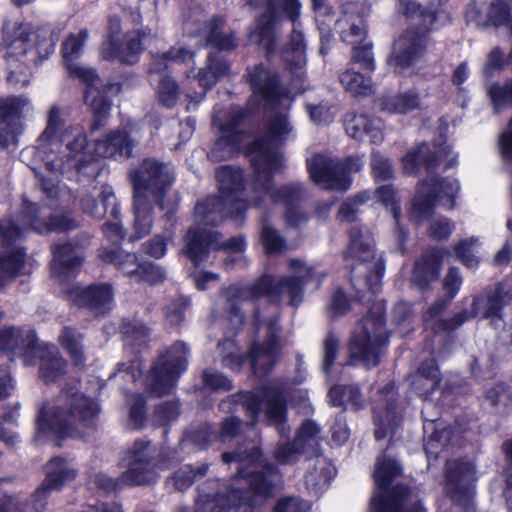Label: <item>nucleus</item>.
I'll use <instances>...</instances> for the list:
<instances>
[{"label":"nucleus","instance_id":"1a4fd4ad","mask_svg":"<svg viewBox=\"0 0 512 512\" xmlns=\"http://www.w3.org/2000/svg\"><path fill=\"white\" fill-rule=\"evenodd\" d=\"M360 157L349 156L344 159L315 154L307 159V169L314 183L325 190L345 192L351 186V174L363 167Z\"/></svg>","mask_w":512,"mask_h":512},{"label":"nucleus","instance_id":"9b49d317","mask_svg":"<svg viewBox=\"0 0 512 512\" xmlns=\"http://www.w3.org/2000/svg\"><path fill=\"white\" fill-rule=\"evenodd\" d=\"M459 190L460 186L456 179L428 177L419 185L409 212L410 218L416 223H421L431 215L436 201L448 210L453 209Z\"/></svg>","mask_w":512,"mask_h":512},{"label":"nucleus","instance_id":"72a5a7b5","mask_svg":"<svg viewBox=\"0 0 512 512\" xmlns=\"http://www.w3.org/2000/svg\"><path fill=\"white\" fill-rule=\"evenodd\" d=\"M40 360L39 374L45 383H53L66 373L67 362L55 347H47L39 344V351L34 354L33 365L36 359Z\"/></svg>","mask_w":512,"mask_h":512},{"label":"nucleus","instance_id":"a19ab883","mask_svg":"<svg viewBox=\"0 0 512 512\" xmlns=\"http://www.w3.org/2000/svg\"><path fill=\"white\" fill-rule=\"evenodd\" d=\"M83 256L74 242L57 244L53 250L52 269L55 273L65 274L74 271L82 264Z\"/></svg>","mask_w":512,"mask_h":512},{"label":"nucleus","instance_id":"bf43d9fd","mask_svg":"<svg viewBox=\"0 0 512 512\" xmlns=\"http://www.w3.org/2000/svg\"><path fill=\"white\" fill-rule=\"evenodd\" d=\"M194 52L182 47H171L168 51L160 54L155 60V69L160 71L162 68H167L172 63H186L193 60Z\"/></svg>","mask_w":512,"mask_h":512},{"label":"nucleus","instance_id":"338daca9","mask_svg":"<svg viewBox=\"0 0 512 512\" xmlns=\"http://www.w3.org/2000/svg\"><path fill=\"white\" fill-rule=\"evenodd\" d=\"M159 102L168 108H172L179 97V86L177 82L170 76H164L160 81L157 89Z\"/></svg>","mask_w":512,"mask_h":512},{"label":"nucleus","instance_id":"052dcab7","mask_svg":"<svg viewBox=\"0 0 512 512\" xmlns=\"http://www.w3.org/2000/svg\"><path fill=\"white\" fill-rule=\"evenodd\" d=\"M485 399L497 410H505L512 404V389L505 383H497L486 391Z\"/></svg>","mask_w":512,"mask_h":512},{"label":"nucleus","instance_id":"f3484780","mask_svg":"<svg viewBox=\"0 0 512 512\" xmlns=\"http://www.w3.org/2000/svg\"><path fill=\"white\" fill-rule=\"evenodd\" d=\"M283 12L294 24L300 13L298 0H267V11L256 21L250 29L249 37L260 45L267 55L276 49V14Z\"/></svg>","mask_w":512,"mask_h":512},{"label":"nucleus","instance_id":"f257e3e1","mask_svg":"<svg viewBox=\"0 0 512 512\" xmlns=\"http://www.w3.org/2000/svg\"><path fill=\"white\" fill-rule=\"evenodd\" d=\"M292 132V126L284 113H275L268 121L267 133L249 147L253 166L252 194L247 200L244 195V175L240 168L222 166L216 171L218 196L208 197L197 203L194 221L200 224L218 225L231 217L242 221L249 203L255 208L266 207L268 203H283L286 206L285 220L291 227H299L308 220V215L297 204L303 198V187L299 183L273 188V177L285 165L280 148Z\"/></svg>","mask_w":512,"mask_h":512},{"label":"nucleus","instance_id":"f8f14e48","mask_svg":"<svg viewBox=\"0 0 512 512\" xmlns=\"http://www.w3.org/2000/svg\"><path fill=\"white\" fill-rule=\"evenodd\" d=\"M187 352L185 343L178 341L165 353L159 355L145 382L149 393L161 397L171 392L180 374L186 370Z\"/></svg>","mask_w":512,"mask_h":512},{"label":"nucleus","instance_id":"c9c22d12","mask_svg":"<svg viewBox=\"0 0 512 512\" xmlns=\"http://www.w3.org/2000/svg\"><path fill=\"white\" fill-rule=\"evenodd\" d=\"M87 84L85 91V103L93 111L95 120L91 126L92 130H98L103 126V121L109 113L110 102L102 89V82L95 73L94 79H82Z\"/></svg>","mask_w":512,"mask_h":512},{"label":"nucleus","instance_id":"6e6552de","mask_svg":"<svg viewBox=\"0 0 512 512\" xmlns=\"http://www.w3.org/2000/svg\"><path fill=\"white\" fill-rule=\"evenodd\" d=\"M388 343L384 311L377 303L369 311L352 334L349 353L351 362H360L366 367H375Z\"/></svg>","mask_w":512,"mask_h":512},{"label":"nucleus","instance_id":"2eb2a0df","mask_svg":"<svg viewBox=\"0 0 512 512\" xmlns=\"http://www.w3.org/2000/svg\"><path fill=\"white\" fill-rule=\"evenodd\" d=\"M61 141L66 142L67 154L59 157L53 155L54 151H48L46 155H41V159H39L44 163V166L50 172L64 174L73 169L81 173L87 165L92 168L91 176L96 177L98 166L85 151L87 146L86 135L79 128L71 127L62 134Z\"/></svg>","mask_w":512,"mask_h":512},{"label":"nucleus","instance_id":"5fc2aeb1","mask_svg":"<svg viewBox=\"0 0 512 512\" xmlns=\"http://www.w3.org/2000/svg\"><path fill=\"white\" fill-rule=\"evenodd\" d=\"M320 428L311 420L305 421L296 434V444L301 445L304 451L311 455L320 454Z\"/></svg>","mask_w":512,"mask_h":512},{"label":"nucleus","instance_id":"603ef678","mask_svg":"<svg viewBox=\"0 0 512 512\" xmlns=\"http://www.w3.org/2000/svg\"><path fill=\"white\" fill-rule=\"evenodd\" d=\"M101 258L104 262L115 265L124 275L131 278L137 276L139 263L137 262L136 254L128 253L121 249H112L103 251Z\"/></svg>","mask_w":512,"mask_h":512},{"label":"nucleus","instance_id":"6e6d98bb","mask_svg":"<svg viewBox=\"0 0 512 512\" xmlns=\"http://www.w3.org/2000/svg\"><path fill=\"white\" fill-rule=\"evenodd\" d=\"M330 402L333 406H347L355 410L362 407V397L357 386H334L329 391Z\"/></svg>","mask_w":512,"mask_h":512},{"label":"nucleus","instance_id":"393cba45","mask_svg":"<svg viewBox=\"0 0 512 512\" xmlns=\"http://www.w3.org/2000/svg\"><path fill=\"white\" fill-rule=\"evenodd\" d=\"M29 105L25 96L0 98V147L14 141L22 129V112Z\"/></svg>","mask_w":512,"mask_h":512},{"label":"nucleus","instance_id":"aec40b11","mask_svg":"<svg viewBox=\"0 0 512 512\" xmlns=\"http://www.w3.org/2000/svg\"><path fill=\"white\" fill-rule=\"evenodd\" d=\"M76 470L63 458L55 457L46 465V476L31 494L30 504L36 512H43L52 492L60 490L67 482L76 478Z\"/></svg>","mask_w":512,"mask_h":512},{"label":"nucleus","instance_id":"f03ea898","mask_svg":"<svg viewBox=\"0 0 512 512\" xmlns=\"http://www.w3.org/2000/svg\"><path fill=\"white\" fill-rule=\"evenodd\" d=\"M288 267L292 273L290 276L276 279L271 275H263L248 286L232 285L221 291L226 301L225 311L235 328L245 322L243 304L253 305L257 330L261 326L267 328V341L263 344H254L250 350L251 366L254 374L258 377H263L272 370L277 362L280 346L277 337V318H263L260 310L255 306L256 301L267 297L271 303L278 305L282 296L286 295L289 298V305L297 307L302 302L304 286L309 282H314L318 287L325 276L299 259H290Z\"/></svg>","mask_w":512,"mask_h":512},{"label":"nucleus","instance_id":"2f4dec72","mask_svg":"<svg viewBox=\"0 0 512 512\" xmlns=\"http://www.w3.org/2000/svg\"><path fill=\"white\" fill-rule=\"evenodd\" d=\"M347 134L359 141H369L372 144L383 140L382 125L377 119H370L364 114H348L344 121Z\"/></svg>","mask_w":512,"mask_h":512},{"label":"nucleus","instance_id":"69168bd1","mask_svg":"<svg viewBox=\"0 0 512 512\" xmlns=\"http://www.w3.org/2000/svg\"><path fill=\"white\" fill-rule=\"evenodd\" d=\"M244 117L245 113L243 109L238 106H234L230 108L226 122H223L221 114L216 112L213 116L212 124L213 126L218 127L219 131H222L224 135L227 133L235 137V129Z\"/></svg>","mask_w":512,"mask_h":512},{"label":"nucleus","instance_id":"9d476101","mask_svg":"<svg viewBox=\"0 0 512 512\" xmlns=\"http://www.w3.org/2000/svg\"><path fill=\"white\" fill-rule=\"evenodd\" d=\"M131 177L134 196L153 200L160 209L167 207L165 197L174 182V172L168 163L146 158Z\"/></svg>","mask_w":512,"mask_h":512},{"label":"nucleus","instance_id":"13d9d810","mask_svg":"<svg viewBox=\"0 0 512 512\" xmlns=\"http://www.w3.org/2000/svg\"><path fill=\"white\" fill-rule=\"evenodd\" d=\"M488 95L494 107L495 113L512 106V79L503 85L492 84L488 89Z\"/></svg>","mask_w":512,"mask_h":512},{"label":"nucleus","instance_id":"c85d7f7f","mask_svg":"<svg viewBox=\"0 0 512 512\" xmlns=\"http://www.w3.org/2000/svg\"><path fill=\"white\" fill-rule=\"evenodd\" d=\"M448 253L446 249L438 247L425 251L414 264L412 284L421 290L428 288L430 283L438 279L443 259Z\"/></svg>","mask_w":512,"mask_h":512},{"label":"nucleus","instance_id":"79ce46f5","mask_svg":"<svg viewBox=\"0 0 512 512\" xmlns=\"http://www.w3.org/2000/svg\"><path fill=\"white\" fill-rule=\"evenodd\" d=\"M349 246L345 252L346 258L368 262L374 259V241L368 230L352 227L349 231Z\"/></svg>","mask_w":512,"mask_h":512},{"label":"nucleus","instance_id":"58836bf2","mask_svg":"<svg viewBox=\"0 0 512 512\" xmlns=\"http://www.w3.org/2000/svg\"><path fill=\"white\" fill-rule=\"evenodd\" d=\"M440 384V373L434 359H429L420 365L417 372L411 376V385L416 393L427 400Z\"/></svg>","mask_w":512,"mask_h":512},{"label":"nucleus","instance_id":"49530a36","mask_svg":"<svg viewBox=\"0 0 512 512\" xmlns=\"http://www.w3.org/2000/svg\"><path fill=\"white\" fill-rule=\"evenodd\" d=\"M83 340L84 335L73 326H63L60 330L58 341L75 365L85 362Z\"/></svg>","mask_w":512,"mask_h":512},{"label":"nucleus","instance_id":"6ab92c4d","mask_svg":"<svg viewBox=\"0 0 512 512\" xmlns=\"http://www.w3.org/2000/svg\"><path fill=\"white\" fill-rule=\"evenodd\" d=\"M201 13L193 19H186L185 29L190 35L200 34L205 39V45L219 51H232L237 46L236 33L226 27V20L221 16H215L209 23L203 20Z\"/></svg>","mask_w":512,"mask_h":512},{"label":"nucleus","instance_id":"7ed1b4c3","mask_svg":"<svg viewBox=\"0 0 512 512\" xmlns=\"http://www.w3.org/2000/svg\"><path fill=\"white\" fill-rule=\"evenodd\" d=\"M260 458V450L254 445L249 450L223 453L224 463L239 464L238 474L224 492L211 491L217 485L216 481L202 486L195 512H226L241 503L256 505L258 497L268 496L278 476L277 469Z\"/></svg>","mask_w":512,"mask_h":512},{"label":"nucleus","instance_id":"680f3d73","mask_svg":"<svg viewBox=\"0 0 512 512\" xmlns=\"http://www.w3.org/2000/svg\"><path fill=\"white\" fill-rule=\"evenodd\" d=\"M153 452L150 449V441L136 440L129 448L122 459L125 465L141 464L153 461Z\"/></svg>","mask_w":512,"mask_h":512},{"label":"nucleus","instance_id":"a18cd8bd","mask_svg":"<svg viewBox=\"0 0 512 512\" xmlns=\"http://www.w3.org/2000/svg\"><path fill=\"white\" fill-rule=\"evenodd\" d=\"M314 456L313 465L309 467L305 480L307 488L317 493L333 479L336 469L328 459L320 456V454Z\"/></svg>","mask_w":512,"mask_h":512},{"label":"nucleus","instance_id":"774afa93","mask_svg":"<svg viewBox=\"0 0 512 512\" xmlns=\"http://www.w3.org/2000/svg\"><path fill=\"white\" fill-rule=\"evenodd\" d=\"M399 11L408 17H421L424 23H433L435 21L436 10L433 7L422 8L415 1L400 0Z\"/></svg>","mask_w":512,"mask_h":512},{"label":"nucleus","instance_id":"c756f323","mask_svg":"<svg viewBox=\"0 0 512 512\" xmlns=\"http://www.w3.org/2000/svg\"><path fill=\"white\" fill-rule=\"evenodd\" d=\"M427 42L426 34L416 30H406L394 43L390 61L395 65L409 67L424 52Z\"/></svg>","mask_w":512,"mask_h":512},{"label":"nucleus","instance_id":"b1692460","mask_svg":"<svg viewBox=\"0 0 512 512\" xmlns=\"http://www.w3.org/2000/svg\"><path fill=\"white\" fill-rule=\"evenodd\" d=\"M69 300L78 307L87 308L95 315H103L111 309L113 291L110 285H75L66 291Z\"/></svg>","mask_w":512,"mask_h":512},{"label":"nucleus","instance_id":"a878e982","mask_svg":"<svg viewBox=\"0 0 512 512\" xmlns=\"http://www.w3.org/2000/svg\"><path fill=\"white\" fill-rule=\"evenodd\" d=\"M261 406L265 408L269 422L278 426L279 432L282 434L286 417V402L283 391L278 387L268 386L265 388L262 402L255 396H251L245 401V407L252 417L258 414Z\"/></svg>","mask_w":512,"mask_h":512},{"label":"nucleus","instance_id":"f704fd0d","mask_svg":"<svg viewBox=\"0 0 512 512\" xmlns=\"http://www.w3.org/2000/svg\"><path fill=\"white\" fill-rule=\"evenodd\" d=\"M343 17L338 20L342 27L341 37L344 41L355 43L366 34L363 6L358 2H347L342 6Z\"/></svg>","mask_w":512,"mask_h":512},{"label":"nucleus","instance_id":"dca6fc26","mask_svg":"<svg viewBox=\"0 0 512 512\" xmlns=\"http://www.w3.org/2000/svg\"><path fill=\"white\" fill-rule=\"evenodd\" d=\"M121 34V20L118 16H111L108 21L107 41L101 48L103 59H118L120 62L133 65L138 62L143 51V41L152 36L150 28H141L127 32L123 38Z\"/></svg>","mask_w":512,"mask_h":512},{"label":"nucleus","instance_id":"8fccbe9b","mask_svg":"<svg viewBox=\"0 0 512 512\" xmlns=\"http://www.w3.org/2000/svg\"><path fill=\"white\" fill-rule=\"evenodd\" d=\"M127 470L122 473L121 480L130 486L154 483L158 479L153 461L147 463L126 465Z\"/></svg>","mask_w":512,"mask_h":512},{"label":"nucleus","instance_id":"7c9ffc66","mask_svg":"<svg viewBox=\"0 0 512 512\" xmlns=\"http://www.w3.org/2000/svg\"><path fill=\"white\" fill-rule=\"evenodd\" d=\"M62 126L60 109L57 106H52L48 112L46 127L38 137L36 146L24 149L21 153L22 157L33 155L37 159H41V155H46L48 151L53 152V149L58 148L61 142L62 136H59V132Z\"/></svg>","mask_w":512,"mask_h":512},{"label":"nucleus","instance_id":"4be33fe9","mask_svg":"<svg viewBox=\"0 0 512 512\" xmlns=\"http://www.w3.org/2000/svg\"><path fill=\"white\" fill-rule=\"evenodd\" d=\"M403 406L398 402L395 384L389 382L380 390L379 398L373 407L375 417V438L382 440L389 433H394L400 424L403 414Z\"/></svg>","mask_w":512,"mask_h":512},{"label":"nucleus","instance_id":"3c124183","mask_svg":"<svg viewBox=\"0 0 512 512\" xmlns=\"http://www.w3.org/2000/svg\"><path fill=\"white\" fill-rule=\"evenodd\" d=\"M383 271V263L378 260L372 264V270L365 274V277L351 279L352 286L357 291L359 299L365 298L366 292L375 295L379 291Z\"/></svg>","mask_w":512,"mask_h":512},{"label":"nucleus","instance_id":"0eeeda50","mask_svg":"<svg viewBox=\"0 0 512 512\" xmlns=\"http://www.w3.org/2000/svg\"><path fill=\"white\" fill-rule=\"evenodd\" d=\"M2 39L9 56L24 57L33 64L47 59L53 53L57 40L49 28L11 20L3 23Z\"/></svg>","mask_w":512,"mask_h":512},{"label":"nucleus","instance_id":"4468645a","mask_svg":"<svg viewBox=\"0 0 512 512\" xmlns=\"http://www.w3.org/2000/svg\"><path fill=\"white\" fill-rule=\"evenodd\" d=\"M39 207L34 203H28L24 206L18 224L9 222L5 225L0 223V235L6 244H10L23 236L26 229L38 233H47L51 231L65 232L78 227L79 223L70 214H53L49 221L41 219L38 215Z\"/></svg>","mask_w":512,"mask_h":512},{"label":"nucleus","instance_id":"de8ad7c7","mask_svg":"<svg viewBox=\"0 0 512 512\" xmlns=\"http://www.w3.org/2000/svg\"><path fill=\"white\" fill-rule=\"evenodd\" d=\"M209 468V464L202 463L197 466L185 465L178 469L166 481L168 486H173L175 490L184 491L189 488L195 480L203 478Z\"/></svg>","mask_w":512,"mask_h":512},{"label":"nucleus","instance_id":"5701e85b","mask_svg":"<svg viewBox=\"0 0 512 512\" xmlns=\"http://www.w3.org/2000/svg\"><path fill=\"white\" fill-rule=\"evenodd\" d=\"M0 351L22 358L26 366L32 365L34 354L39 351L35 332L15 326L2 328L0 330Z\"/></svg>","mask_w":512,"mask_h":512},{"label":"nucleus","instance_id":"412c9836","mask_svg":"<svg viewBox=\"0 0 512 512\" xmlns=\"http://www.w3.org/2000/svg\"><path fill=\"white\" fill-rule=\"evenodd\" d=\"M247 79L253 94L265 104L275 107L289 101V93L282 85L277 71L257 64L247 69Z\"/></svg>","mask_w":512,"mask_h":512},{"label":"nucleus","instance_id":"bb28decb","mask_svg":"<svg viewBox=\"0 0 512 512\" xmlns=\"http://www.w3.org/2000/svg\"><path fill=\"white\" fill-rule=\"evenodd\" d=\"M137 141L126 128L111 130L94 143V152L99 157L127 159L132 156Z\"/></svg>","mask_w":512,"mask_h":512},{"label":"nucleus","instance_id":"0e129e2a","mask_svg":"<svg viewBox=\"0 0 512 512\" xmlns=\"http://www.w3.org/2000/svg\"><path fill=\"white\" fill-rule=\"evenodd\" d=\"M370 199V193L367 191L360 192L353 197L347 198L340 206L338 218L340 221L353 222L359 207Z\"/></svg>","mask_w":512,"mask_h":512},{"label":"nucleus","instance_id":"20e7f679","mask_svg":"<svg viewBox=\"0 0 512 512\" xmlns=\"http://www.w3.org/2000/svg\"><path fill=\"white\" fill-rule=\"evenodd\" d=\"M99 414L98 402L81 392L77 379H69L54 399L39 407L34 439L47 441L94 429Z\"/></svg>","mask_w":512,"mask_h":512},{"label":"nucleus","instance_id":"09e8293b","mask_svg":"<svg viewBox=\"0 0 512 512\" xmlns=\"http://www.w3.org/2000/svg\"><path fill=\"white\" fill-rule=\"evenodd\" d=\"M419 104L418 95L411 91L385 96L379 100L381 109L389 113L405 114L418 108Z\"/></svg>","mask_w":512,"mask_h":512},{"label":"nucleus","instance_id":"e2e57ef3","mask_svg":"<svg viewBox=\"0 0 512 512\" xmlns=\"http://www.w3.org/2000/svg\"><path fill=\"white\" fill-rule=\"evenodd\" d=\"M261 239L267 253L280 252L284 247V239L264 215L261 216Z\"/></svg>","mask_w":512,"mask_h":512},{"label":"nucleus","instance_id":"ea45409f","mask_svg":"<svg viewBox=\"0 0 512 512\" xmlns=\"http://www.w3.org/2000/svg\"><path fill=\"white\" fill-rule=\"evenodd\" d=\"M230 65L224 57L216 53H210L206 60V65L199 69L193 77L197 79L198 84L204 89V92L211 89L216 83L229 72ZM205 93L201 94L200 99Z\"/></svg>","mask_w":512,"mask_h":512},{"label":"nucleus","instance_id":"864d4df0","mask_svg":"<svg viewBox=\"0 0 512 512\" xmlns=\"http://www.w3.org/2000/svg\"><path fill=\"white\" fill-rule=\"evenodd\" d=\"M339 80L345 90L354 96H368L374 93L371 79L353 69H347L341 73Z\"/></svg>","mask_w":512,"mask_h":512},{"label":"nucleus","instance_id":"a211bd4d","mask_svg":"<svg viewBox=\"0 0 512 512\" xmlns=\"http://www.w3.org/2000/svg\"><path fill=\"white\" fill-rule=\"evenodd\" d=\"M475 467L469 461L452 460L446 463L447 492L454 509L473 510Z\"/></svg>","mask_w":512,"mask_h":512},{"label":"nucleus","instance_id":"e433bc0d","mask_svg":"<svg viewBox=\"0 0 512 512\" xmlns=\"http://www.w3.org/2000/svg\"><path fill=\"white\" fill-rule=\"evenodd\" d=\"M449 154L448 147H441L432 152L426 143L421 144L416 150L409 152L403 157V169L406 174L417 172L420 167L432 170L438 166V162L442 157Z\"/></svg>","mask_w":512,"mask_h":512},{"label":"nucleus","instance_id":"ddd939ff","mask_svg":"<svg viewBox=\"0 0 512 512\" xmlns=\"http://www.w3.org/2000/svg\"><path fill=\"white\" fill-rule=\"evenodd\" d=\"M215 225H192L183 237V254L196 266L207 260L211 247L241 253L245 250L246 241L242 235L234 236L224 242H219L220 233L210 229Z\"/></svg>","mask_w":512,"mask_h":512},{"label":"nucleus","instance_id":"c03bdc74","mask_svg":"<svg viewBox=\"0 0 512 512\" xmlns=\"http://www.w3.org/2000/svg\"><path fill=\"white\" fill-rule=\"evenodd\" d=\"M153 204V200L134 196V234L130 236V242L141 239L151 232Z\"/></svg>","mask_w":512,"mask_h":512},{"label":"nucleus","instance_id":"4d7b16f0","mask_svg":"<svg viewBox=\"0 0 512 512\" xmlns=\"http://www.w3.org/2000/svg\"><path fill=\"white\" fill-rule=\"evenodd\" d=\"M218 439L216 427L209 423H201L186 432L185 442L199 449H204Z\"/></svg>","mask_w":512,"mask_h":512},{"label":"nucleus","instance_id":"473e14b6","mask_svg":"<svg viewBox=\"0 0 512 512\" xmlns=\"http://www.w3.org/2000/svg\"><path fill=\"white\" fill-rule=\"evenodd\" d=\"M88 30L83 29L77 35H70L62 44L64 64L71 75L80 79H94L95 71L79 66L74 60L81 53L85 42L88 39Z\"/></svg>","mask_w":512,"mask_h":512},{"label":"nucleus","instance_id":"cd10ccee","mask_svg":"<svg viewBox=\"0 0 512 512\" xmlns=\"http://www.w3.org/2000/svg\"><path fill=\"white\" fill-rule=\"evenodd\" d=\"M79 198L82 210L94 218L102 219L108 213L113 219L118 217V204L110 187L104 186L98 190L94 186L91 190H82Z\"/></svg>","mask_w":512,"mask_h":512},{"label":"nucleus","instance_id":"39448f33","mask_svg":"<svg viewBox=\"0 0 512 512\" xmlns=\"http://www.w3.org/2000/svg\"><path fill=\"white\" fill-rule=\"evenodd\" d=\"M401 472L397 460L386 453L378 456L373 473L376 492L371 499L372 512H424L418 500L411 498V492L406 486L397 485L388 490Z\"/></svg>","mask_w":512,"mask_h":512},{"label":"nucleus","instance_id":"37998d69","mask_svg":"<svg viewBox=\"0 0 512 512\" xmlns=\"http://www.w3.org/2000/svg\"><path fill=\"white\" fill-rule=\"evenodd\" d=\"M25 267V253L22 248L7 250L0 254V290H3Z\"/></svg>","mask_w":512,"mask_h":512},{"label":"nucleus","instance_id":"4c0bfd02","mask_svg":"<svg viewBox=\"0 0 512 512\" xmlns=\"http://www.w3.org/2000/svg\"><path fill=\"white\" fill-rule=\"evenodd\" d=\"M298 27L299 24L294 26L289 42L282 50V59L293 75L301 77L306 65V44L304 36Z\"/></svg>","mask_w":512,"mask_h":512},{"label":"nucleus","instance_id":"423d86ee","mask_svg":"<svg viewBox=\"0 0 512 512\" xmlns=\"http://www.w3.org/2000/svg\"><path fill=\"white\" fill-rule=\"evenodd\" d=\"M512 303V287H507L503 282H498L493 288L482 291L472 299L470 309H463L446 320H439L435 329L454 331L468 320L479 318L487 320L496 331H502L505 327L504 309Z\"/></svg>","mask_w":512,"mask_h":512}]
</instances>
